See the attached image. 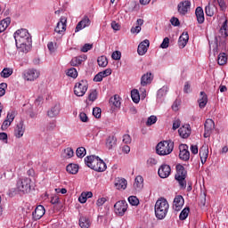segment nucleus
Segmentation results:
<instances>
[{
	"instance_id": "21",
	"label": "nucleus",
	"mask_w": 228,
	"mask_h": 228,
	"mask_svg": "<svg viewBox=\"0 0 228 228\" xmlns=\"http://www.w3.org/2000/svg\"><path fill=\"white\" fill-rule=\"evenodd\" d=\"M208 156H209V148L208 147V145H203L200 149V157L202 165H204V163L208 161Z\"/></svg>"
},
{
	"instance_id": "19",
	"label": "nucleus",
	"mask_w": 228,
	"mask_h": 228,
	"mask_svg": "<svg viewBox=\"0 0 228 228\" xmlns=\"http://www.w3.org/2000/svg\"><path fill=\"white\" fill-rule=\"evenodd\" d=\"M173 206L175 211H181L183 206H184V198L182 195L175 196Z\"/></svg>"
},
{
	"instance_id": "62",
	"label": "nucleus",
	"mask_w": 228,
	"mask_h": 228,
	"mask_svg": "<svg viewBox=\"0 0 228 228\" xmlns=\"http://www.w3.org/2000/svg\"><path fill=\"white\" fill-rule=\"evenodd\" d=\"M100 74H102V77H108V76H111V69H107L100 72Z\"/></svg>"
},
{
	"instance_id": "45",
	"label": "nucleus",
	"mask_w": 228,
	"mask_h": 228,
	"mask_svg": "<svg viewBox=\"0 0 228 228\" xmlns=\"http://www.w3.org/2000/svg\"><path fill=\"white\" fill-rule=\"evenodd\" d=\"M76 155L77 158H85L86 156V149L85 147H79L76 151Z\"/></svg>"
},
{
	"instance_id": "24",
	"label": "nucleus",
	"mask_w": 228,
	"mask_h": 228,
	"mask_svg": "<svg viewBox=\"0 0 228 228\" xmlns=\"http://www.w3.org/2000/svg\"><path fill=\"white\" fill-rule=\"evenodd\" d=\"M188 40H190V36L188 35V32L182 33V35L178 39V45L180 49H184V47H186V44H188Z\"/></svg>"
},
{
	"instance_id": "40",
	"label": "nucleus",
	"mask_w": 228,
	"mask_h": 228,
	"mask_svg": "<svg viewBox=\"0 0 228 228\" xmlns=\"http://www.w3.org/2000/svg\"><path fill=\"white\" fill-rule=\"evenodd\" d=\"M12 74H13V69H10V68H4L1 73H0V76L1 77H10V76H12Z\"/></svg>"
},
{
	"instance_id": "43",
	"label": "nucleus",
	"mask_w": 228,
	"mask_h": 228,
	"mask_svg": "<svg viewBox=\"0 0 228 228\" xmlns=\"http://www.w3.org/2000/svg\"><path fill=\"white\" fill-rule=\"evenodd\" d=\"M83 63V57H75L70 61L71 67H77V65H81Z\"/></svg>"
},
{
	"instance_id": "56",
	"label": "nucleus",
	"mask_w": 228,
	"mask_h": 228,
	"mask_svg": "<svg viewBox=\"0 0 228 228\" xmlns=\"http://www.w3.org/2000/svg\"><path fill=\"white\" fill-rule=\"evenodd\" d=\"M88 98H89V101H92V102H94V101L97 99V91L96 90L92 91Z\"/></svg>"
},
{
	"instance_id": "28",
	"label": "nucleus",
	"mask_w": 228,
	"mask_h": 228,
	"mask_svg": "<svg viewBox=\"0 0 228 228\" xmlns=\"http://www.w3.org/2000/svg\"><path fill=\"white\" fill-rule=\"evenodd\" d=\"M199 106L202 110V108H206L208 104V94L204 91H201L200 94V99L198 100Z\"/></svg>"
},
{
	"instance_id": "12",
	"label": "nucleus",
	"mask_w": 228,
	"mask_h": 228,
	"mask_svg": "<svg viewBox=\"0 0 228 228\" xmlns=\"http://www.w3.org/2000/svg\"><path fill=\"white\" fill-rule=\"evenodd\" d=\"M205 126V133L204 138H209L211 136V133H213V129H215V121L211 118H208L204 124Z\"/></svg>"
},
{
	"instance_id": "48",
	"label": "nucleus",
	"mask_w": 228,
	"mask_h": 228,
	"mask_svg": "<svg viewBox=\"0 0 228 228\" xmlns=\"http://www.w3.org/2000/svg\"><path fill=\"white\" fill-rule=\"evenodd\" d=\"M205 12H206V15H208V17H213V15H215V11H213V9H211L210 3H208V4L206 6Z\"/></svg>"
},
{
	"instance_id": "59",
	"label": "nucleus",
	"mask_w": 228,
	"mask_h": 228,
	"mask_svg": "<svg viewBox=\"0 0 228 228\" xmlns=\"http://www.w3.org/2000/svg\"><path fill=\"white\" fill-rule=\"evenodd\" d=\"M102 79H104V77H102V73L99 72L98 74H96L94 77V81H95L96 83H101V81H102Z\"/></svg>"
},
{
	"instance_id": "3",
	"label": "nucleus",
	"mask_w": 228,
	"mask_h": 228,
	"mask_svg": "<svg viewBox=\"0 0 228 228\" xmlns=\"http://www.w3.org/2000/svg\"><path fill=\"white\" fill-rule=\"evenodd\" d=\"M172 151H174V142L172 140L162 141L156 146V152L159 156H168V154H172Z\"/></svg>"
},
{
	"instance_id": "30",
	"label": "nucleus",
	"mask_w": 228,
	"mask_h": 228,
	"mask_svg": "<svg viewBox=\"0 0 228 228\" xmlns=\"http://www.w3.org/2000/svg\"><path fill=\"white\" fill-rule=\"evenodd\" d=\"M58 115H60V105L58 104H55L51 108L50 110L47 111V116L50 118H54V117H58Z\"/></svg>"
},
{
	"instance_id": "63",
	"label": "nucleus",
	"mask_w": 228,
	"mask_h": 228,
	"mask_svg": "<svg viewBox=\"0 0 228 228\" xmlns=\"http://www.w3.org/2000/svg\"><path fill=\"white\" fill-rule=\"evenodd\" d=\"M79 118H80L81 122H88V116H86V113H85V112H81L79 114Z\"/></svg>"
},
{
	"instance_id": "23",
	"label": "nucleus",
	"mask_w": 228,
	"mask_h": 228,
	"mask_svg": "<svg viewBox=\"0 0 228 228\" xmlns=\"http://www.w3.org/2000/svg\"><path fill=\"white\" fill-rule=\"evenodd\" d=\"M178 133L181 138H188L191 134V128L190 125H185L178 129Z\"/></svg>"
},
{
	"instance_id": "34",
	"label": "nucleus",
	"mask_w": 228,
	"mask_h": 228,
	"mask_svg": "<svg viewBox=\"0 0 228 228\" xmlns=\"http://www.w3.org/2000/svg\"><path fill=\"white\" fill-rule=\"evenodd\" d=\"M10 22H12L10 18H5L0 21V33L6 30V28L10 26Z\"/></svg>"
},
{
	"instance_id": "2",
	"label": "nucleus",
	"mask_w": 228,
	"mask_h": 228,
	"mask_svg": "<svg viewBox=\"0 0 228 228\" xmlns=\"http://www.w3.org/2000/svg\"><path fill=\"white\" fill-rule=\"evenodd\" d=\"M170 205H168V201L165 198L159 199L155 203V216L158 220H164L166 218L167 214L168 213V209Z\"/></svg>"
},
{
	"instance_id": "25",
	"label": "nucleus",
	"mask_w": 228,
	"mask_h": 228,
	"mask_svg": "<svg viewBox=\"0 0 228 228\" xmlns=\"http://www.w3.org/2000/svg\"><path fill=\"white\" fill-rule=\"evenodd\" d=\"M78 225L81 228H90L92 221L86 216H81L78 221Z\"/></svg>"
},
{
	"instance_id": "32",
	"label": "nucleus",
	"mask_w": 228,
	"mask_h": 228,
	"mask_svg": "<svg viewBox=\"0 0 228 228\" xmlns=\"http://www.w3.org/2000/svg\"><path fill=\"white\" fill-rule=\"evenodd\" d=\"M66 170L69 172V174L76 175L77 172H79V166L77 164H69Z\"/></svg>"
},
{
	"instance_id": "27",
	"label": "nucleus",
	"mask_w": 228,
	"mask_h": 228,
	"mask_svg": "<svg viewBox=\"0 0 228 228\" xmlns=\"http://www.w3.org/2000/svg\"><path fill=\"white\" fill-rule=\"evenodd\" d=\"M16 47L20 49V53H29L31 51V43H16Z\"/></svg>"
},
{
	"instance_id": "33",
	"label": "nucleus",
	"mask_w": 228,
	"mask_h": 228,
	"mask_svg": "<svg viewBox=\"0 0 228 228\" xmlns=\"http://www.w3.org/2000/svg\"><path fill=\"white\" fill-rule=\"evenodd\" d=\"M110 106H114L115 108H120V96L115 94L110 99Z\"/></svg>"
},
{
	"instance_id": "52",
	"label": "nucleus",
	"mask_w": 228,
	"mask_h": 228,
	"mask_svg": "<svg viewBox=\"0 0 228 228\" xmlns=\"http://www.w3.org/2000/svg\"><path fill=\"white\" fill-rule=\"evenodd\" d=\"M156 122H158V118L156 116H151L150 118H148L146 125L152 126L153 124H156Z\"/></svg>"
},
{
	"instance_id": "53",
	"label": "nucleus",
	"mask_w": 228,
	"mask_h": 228,
	"mask_svg": "<svg viewBox=\"0 0 228 228\" xmlns=\"http://www.w3.org/2000/svg\"><path fill=\"white\" fill-rule=\"evenodd\" d=\"M169 44H170V39L168 37H165L163 39V42L160 45L161 49H167Z\"/></svg>"
},
{
	"instance_id": "57",
	"label": "nucleus",
	"mask_w": 228,
	"mask_h": 228,
	"mask_svg": "<svg viewBox=\"0 0 228 228\" xmlns=\"http://www.w3.org/2000/svg\"><path fill=\"white\" fill-rule=\"evenodd\" d=\"M92 47H94L93 45L86 44V45H84V46L81 48V52H82V53H88V51H90V49H92Z\"/></svg>"
},
{
	"instance_id": "41",
	"label": "nucleus",
	"mask_w": 228,
	"mask_h": 228,
	"mask_svg": "<svg viewBox=\"0 0 228 228\" xmlns=\"http://www.w3.org/2000/svg\"><path fill=\"white\" fill-rule=\"evenodd\" d=\"M97 61L99 67H108V58H106V56L102 55L98 57Z\"/></svg>"
},
{
	"instance_id": "14",
	"label": "nucleus",
	"mask_w": 228,
	"mask_h": 228,
	"mask_svg": "<svg viewBox=\"0 0 228 228\" xmlns=\"http://www.w3.org/2000/svg\"><path fill=\"white\" fill-rule=\"evenodd\" d=\"M13 120H15V112L13 111L8 112L6 119L2 124V126H1L2 131H6V129H8L10 126H12V122H13Z\"/></svg>"
},
{
	"instance_id": "15",
	"label": "nucleus",
	"mask_w": 228,
	"mask_h": 228,
	"mask_svg": "<svg viewBox=\"0 0 228 228\" xmlns=\"http://www.w3.org/2000/svg\"><path fill=\"white\" fill-rule=\"evenodd\" d=\"M171 172L172 168L168 165L164 164L159 168L158 174L161 179H167V177L170 175Z\"/></svg>"
},
{
	"instance_id": "61",
	"label": "nucleus",
	"mask_w": 228,
	"mask_h": 228,
	"mask_svg": "<svg viewBox=\"0 0 228 228\" xmlns=\"http://www.w3.org/2000/svg\"><path fill=\"white\" fill-rule=\"evenodd\" d=\"M170 22L172 26H181V22L179 21V19L175 17L171 18Z\"/></svg>"
},
{
	"instance_id": "26",
	"label": "nucleus",
	"mask_w": 228,
	"mask_h": 228,
	"mask_svg": "<svg viewBox=\"0 0 228 228\" xmlns=\"http://www.w3.org/2000/svg\"><path fill=\"white\" fill-rule=\"evenodd\" d=\"M152 73L147 72L146 74L142 76L141 85L142 86H147V85H151L152 83Z\"/></svg>"
},
{
	"instance_id": "49",
	"label": "nucleus",
	"mask_w": 228,
	"mask_h": 228,
	"mask_svg": "<svg viewBox=\"0 0 228 228\" xmlns=\"http://www.w3.org/2000/svg\"><path fill=\"white\" fill-rule=\"evenodd\" d=\"M67 74L69 77H73V79H76V77H77V70L76 69V68H70L68 70Z\"/></svg>"
},
{
	"instance_id": "17",
	"label": "nucleus",
	"mask_w": 228,
	"mask_h": 228,
	"mask_svg": "<svg viewBox=\"0 0 228 228\" xmlns=\"http://www.w3.org/2000/svg\"><path fill=\"white\" fill-rule=\"evenodd\" d=\"M90 24H91L90 18H88V16H84L83 19L77 24V27L75 28V33H78V31H81V29H85V28H88Z\"/></svg>"
},
{
	"instance_id": "46",
	"label": "nucleus",
	"mask_w": 228,
	"mask_h": 228,
	"mask_svg": "<svg viewBox=\"0 0 228 228\" xmlns=\"http://www.w3.org/2000/svg\"><path fill=\"white\" fill-rule=\"evenodd\" d=\"M74 156V150L72 148H66L64 150V158L70 159Z\"/></svg>"
},
{
	"instance_id": "58",
	"label": "nucleus",
	"mask_w": 228,
	"mask_h": 228,
	"mask_svg": "<svg viewBox=\"0 0 228 228\" xmlns=\"http://www.w3.org/2000/svg\"><path fill=\"white\" fill-rule=\"evenodd\" d=\"M86 200H88V199L86 198V194H85V192H82L78 198V201L80 202V204H85Z\"/></svg>"
},
{
	"instance_id": "54",
	"label": "nucleus",
	"mask_w": 228,
	"mask_h": 228,
	"mask_svg": "<svg viewBox=\"0 0 228 228\" xmlns=\"http://www.w3.org/2000/svg\"><path fill=\"white\" fill-rule=\"evenodd\" d=\"M112 60L118 61L120 58H122V53L119 51H115L111 54Z\"/></svg>"
},
{
	"instance_id": "55",
	"label": "nucleus",
	"mask_w": 228,
	"mask_h": 228,
	"mask_svg": "<svg viewBox=\"0 0 228 228\" xmlns=\"http://www.w3.org/2000/svg\"><path fill=\"white\" fill-rule=\"evenodd\" d=\"M179 106H181V100H175L172 105L173 111H179Z\"/></svg>"
},
{
	"instance_id": "11",
	"label": "nucleus",
	"mask_w": 228,
	"mask_h": 228,
	"mask_svg": "<svg viewBox=\"0 0 228 228\" xmlns=\"http://www.w3.org/2000/svg\"><path fill=\"white\" fill-rule=\"evenodd\" d=\"M179 158L182 161H189L190 160V151H188L187 144H180L179 146Z\"/></svg>"
},
{
	"instance_id": "7",
	"label": "nucleus",
	"mask_w": 228,
	"mask_h": 228,
	"mask_svg": "<svg viewBox=\"0 0 228 228\" xmlns=\"http://www.w3.org/2000/svg\"><path fill=\"white\" fill-rule=\"evenodd\" d=\"M86 90H88V82L81 80L75 85L74 94L77 97H83L86 94Z\"/></svg>"
},
{
	"instance_id": "20",
	"label": "nucleus",
	"mask_w": 228,
	"mask_h": 228,
	"mask_svg": "<svg viewBox=\"0 0 228 228\" xmlns=\"http://www.w3.org/2000/svg\"><path fill=\"white\" fill-rule=\"evenodd\" d=\"M105 147L109 151H113L117 147V137L115 135H109L105 142Z\"/></svg>"
},
{
	"instance_id": "5",
	"label": "nucleus",
	"mask_w": 228,
	"mask_h": 228,
	"mask_svg": "<svg viewBox=\"0 0 228 228\" xmlns=\"http://www.w3.org/2000/svg\"><path fill=\"white\" fill-rule=\"evenodd\" d=\"M186 175L187 171L181 164L176 165V174L175 179L178 182L180 188L184 190L186 188Z\"/></svg>"
},
{
	"instance_id": "22",
	"label": "nucleus",
	"mask_w": 228,
	"mask_h": 228,
	"mask_svg": "<svg viewBox=\"0 0 228 228\" xmlns=\"http://www.w3.org/2000/svg\"><path fill=\"white\" fill-rule=\"evenodd\" d=\"M26 128L24 127V122L20 121L14 129V136L16 138H22L24 136V133Z\"/></svg>"
},
{
	"instance_id": "13",
	"label": "nucleus",
	"mask_w": 228,
	"mask_h": 228,
	"mask_svg": "<svg viewBox=\"0 0 228 228\" xmlns=\"http://www.w3.org/2000/svg\"><path fill=\"white\" fill-rule=\"evenodd\" d=\"M54 31L59 35H61V33H65V31H67V18H60V21L57 23Z\"/></svg>"
},
{
	"instance_id": "37",
	"label": "nucleus",
	"mask_w": 228,
	"mask_h": 228,
	"mask_svg": "<svg viewBox=\"0 0 228 228\" xmlns=\"http://www.w3.org/2000/svg\"><path fill=\"white\" fill-rule=\"evenodd\" d=\"M216 47L213 49L214 54H218V47H222V36L215 37Z\"/></svg>"
},
{
	"instance_id": "6",
	"label": "nucleus",
	"mask_w": 228,
	"mask_h": 228,
	"mask_svg": "<svg viewBox=\"0 0 228 228\" xmlns=\"http://www.w3.org/2000/svg\"><path fill=\"white\" fill-rule=\"evenodd\" d=\"M17 190L21 193H29L31 191V179L25 177L20 178L17 182Z\"/></svg>"
},
{
	"instance_id": "1",
	"label": "nucleus",
	"mask_w": 228,
	"mask_h": 228,
	"mask_svg": "<svg viewBox=\"0 0 228 228\" xmlns=\"http://www.w3.org/2000/svg\"><path fill=\"white\" fill-rule=\"evenodd\" d=\"M85 163L89 168L95 170V172H104L107 168L104 160L95 155L87 156L85 159Z\"/></svg>"
},
{
	"instance_id": "44",
	"label": "nucleus",
	"mask_w": 228,
	"mask_h": 228,
	"mask_svg": "<svg viewBox=\"0 0 228 228\" xmlns=\"http://www.w3.org/2000/svg\"><path fill=\"white\" fill-rule=\"evenodd\" d=\"M188 215H190V208H185L180 213L179 218L180 220H186L188 218Z\"/></svg>"
},
{
	"instance_id": "64",
	"label": "nucleus",
	"mask_w": 228,
	"mask_h": 228,
	"mask_svg": "<svg viewBox=\"0 0 228 228\" xmlns=\"http://www.w3.org/2000/svg\"><path fill=\"white\" fill-rule=\"evenodd\" d=\"M131 135H129V134H125L124 136H123V142H124V143H126V145L127 144H129V143H131Z\"/></svg>"
},
{
	"instance_id": "8",
	"label": "nucleus",
	"mask_w": 228,
	"mask_h": 228,
	"mask_svg": "<svg viewBox=\"0 0 228 228\" xmlns=\"http://www.w3.org/2000/svg\"><path fill=\"white\" fill-rule=\"evenodd\" d=\"M114 211L118 216H124V215H126V211H127V201H117L114 205Z\"/></svg>"
},
{
	"instance_id": "39",
	"label": "nucleus",
	"mask_w": 228,
	"mask_h": 228,
	"mask_svg": "<svg viewBox=\"0 0 228 228\" xmlns=\"http://www.w3.org/2000/svg\"><path fill=\"white\" fill-rule=\"evenodd\" d=\"M134 188H143V177L142 175H138L135 177L134 183Z\"/></svg>"
},
{
	"instance_id": "47",
	"label": "nucleus",
	"mask_w": 228,
	"mask_h": 228,
	"mask_svg": "<svg viewBox=\"0 0 228 228\" xmlns=\"http://www.w3.org/2000/svg\"><path fill=\"white\" fill-rule=\"evenodd\" d=\"M128 202L131 204V206H138L140 204V200L136 196H130L128 197Z\"/></svg>"
},
{
	"instance_id": "16",
	"label": "nucleus",
	"mask_w": 228,
	"mask_h": 228,
	"mask_svg": "<svg viewBox=\"0 0 228 228\" xmlns=\"http://www.w3.org/2000/svg\"><path fill=\"white\" fill-rule=\"evenodd\" d=\"M45 215V208H44V206L42 205H39L33 211L32 218L35 221L40 220V218H42V216H44Z\"/></svg>"
},
{
	"instance_id": "38",
	"label": "nucleus",
	"mask_w": 228,
	"mask_h": 228,
	"mask_svg": "<svg viewBox=\"0 0 228 228\" xmlns=\"http://www.w3.org/2000/svg\"><path fill=\"white\" fill-rule=\"evenodd\" d=\"M220 33L223 37V38H227L228 37V25H227V20H225L220 28Z\"/></svg>"
},
{
	"instance_id": "51",
	"label": "nucleus",
	"mask_w": 228,
	"mask_h": 228,
	"mask_svg": "<svg viewBox=\"0 0 228 228\" xmlns=\"http://www.w3.org/2000/svg\"><path fill=\"white\" fill-rule=\"evenodd\" d=\"M6 88H8V84L6 83L0 84V97H3L6 94Z\"/></svg>"
},
{
	"instance_id": "4",
	"label": "nucleus",
	"mask_w": 228,
	"mask_h": 228,
	"mask_svg": "<svg viewBox=\"0 0 228 228\" xmlns=\"http://www.w3.org/2000/svg\"><path fill=\"white\" fill-rule=\"evenodd\" d=\"M14 40L15 44H24L27 42V44H32L31 35H29V32H28V29L26 28H20L18 29L14 35Z\"/></svg>"
},
{
	"instance_id": "42",
	"label": "nucleus",
	"mask_w": 228,
	"mask_h": 228,
	"mask_svg": "<svg viewBox=\"0 0 228 228\" xmlns=\"http://www.w3.org/2000/svg\"><path fill=\"white\" fill-rule=\"evenodd\" d=\"M217 63L218 65H225L227 63V55L225 53H219L217 58Z\"/></svg>"
},
{
	"instance_id": "31",
	"label": "nucleus",
	"mask_w": 228,
	"mask_h": 228,
	"mask_svg": "<svg viewBox=\"0 0 228 228\" xmlns=\"http://www.w3.org/2000/svg\"><path fill=\"white\" fill-rule=\"evenodd\" d=\"M115 187L117 190H126L127 188V180L125 178H118L116 180Z\"/></svg>"
},
{
	"instance_id": "60",
	"label": "nucleus",
	"mask_w": 228,
	"mask_h": 228,
	"mask_svg": "<svg viewBox=\"0 0 228 228\" xmlns=\"http://www.w3.org/2000/svg\"><path fill=\"white\" fill-rule=\"evenodd\" d=\"M104 204H106V198H100L96 201V206H98V208H101V206H104Z\"/></svg>"
},
{
	"instance_id": "10",
	"label": "nucleus",
	"mask_w": 228,
	"mask_h": 228,
	"mask_svg": "<svg viewBox=\"0 0 228 228\" xmlns=\"http://www.w3.org/2000/svg\"><path fill=\"white\" fill-rule=\"evenodd\" d=\"M191 6V2L189 0H185L183 2H180L177 5V10L180 15H186Z\"/></svg>"
},
{
	"instance_id": "9",
	"label": "nucleus",
	"mask_w": 228,
	"mask_h": 228,
	"mask_svg": "<svg viewBox=\"0 0 228 228\" xmlns=\"http://www.w3.org/2000/svg\"><path fill=\"white\" fill-rule=\"evenodd\" d=\"M40 76V72L35 69H30L25 71L23 78L25 81H37Z\"/></svg>"
},
{
	"instance_id": "50",
	"label": "nucleus",
	"mask_w": 228,
	"mask_h": 228,
	"mask_svg": "<svg viewBox=\"0 0 228 228\" xmlns=\"http://www.w3.org/2000/svg\"><path fill=\"white\" fill-rule=\"evenodd\" d=\"M102 113V110L99 107H95L93 109V115L95 117V118H101V114Z\"/></svg>"
},
{
	"instance_id": "18",
	"label": "nucleus",
	"mask_w": 228,
	"mask_h": 228,
	"mask_svg": "<svg viewBox=\"0 0 228 228\" xmlns=\"http://www.w3.org/2000/svg\"><path fill=\"white\" fill-rule=\"evenodd\" d=\"M149 45H151V42L148 39L143 40L140 43L137 48V53L140 56H143L145 53L149 50Z\"/></svg>"
},
{
	"instance_id": "29",
	"label": "nucleus",
	"mask_w": 228,
	"mask_h": 228,
	"mask_svg": "<svg viewBox=\"0 0 228 228\" xmlns=\"http://www.w3.org/2000/svg\"><path fill=\"white\" fill-rule=\"evenodd\" d=\"M195 15L197 17V21L199 24H204V10H202V7H197L195 11Z\"/></svg>"
},
{
	"instance_id": "35",
	"label": "nucleus",
	"mask_w": 228,
	"mask_h": 228,
	"mask_svg": "<svg viewBox=\"0 0 228 228\" xmlns=\"http://www.w3.org/2000/svg\"><path fill=\"white\" fill-rule=\"evenodd\" d=\"M131 98L133 102L138 104L140 102V92L137 89H134L131 91Z\"/></svg>"
},
{
	"instance_id": "36",
	"label": "nucleus",
	"mask_w": 228,
	"mask_h": 228,
	"mask_svg": "<svg viewBox=\"0 0 228 228\" xmlns=\"http://www.w3.org/2000/svg\"><path fill=\"white\" fill-rule=\"evenodd\" d=\"M167 92H168V87L163 86L162 88H160L157 93L158 101H161L163 97H166Z\"/></svg>"
}]
</instances>
